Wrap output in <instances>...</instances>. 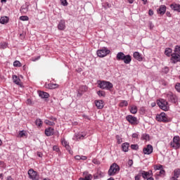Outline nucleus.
<instances>
[{
	"mask_svg": "<svg viewBox=\"0 0 180 180\" xmlns=\"http://www.w3.org/2000/svg\"><path fill=\"white\" fill-rule=\"evenodd\" d=\"M97 84L98 87L101 89H106V91H110V89H113V84H112L110 82L98 80Z\"/></svg>",
	"mask_w": 180,
	"mask_h": 180,
	"instance_id": "obj_1",
	"label": "nucleus"
},
{
	"mask_svg": "<svg viewBox=\"0 0 180 180\" xmlns=\"http://www.w3.org/2000/svg\"><path fill=\"white\" fill-rule=\"evenodd\" d=\"M120 171V167L117 165L116 163H113L110 167V169H108V175L109 176H114V175H116Z\"/></svg>",
	"mask_w": 180,
	"mask_h": 180,
	"instance_id": "obj_2",
	"label": "nucleus"
},
{
	"mask_svg": "<svg viewBox=\"0 0 180 180\" xmlns=\"http://www.w3.org/2000/svg\"><path fill=\"white\" fill-rule=\"evenodd\" d=\"M157 104L162 109V110H165L167 112L169 109V106H168V101H165V99H160L157 101Z\"/></svg>",
	"mask_w": 180,
	"mask_h": 180,
	"instance_id": "obj_3",
	"label": "nucleus"
},
{
	"mask_svg": "<svg viewBox=\"0 0 180 180\" xmlns=\"http://www.w3.org/2000/svg\"><path fill=\"white\" fill-rule=\"evenodd\" d=\"M27 174L31 180H40V174L33 169H30L27 172Z\"/></svg>",
	"mask_w": 180,
	"mask_h": 180,
	"instance_id": "obj_4",
	"label": "nucleus"
},
{
	"mask_svg": "<svg viewBox=\"0 0 180 180\" xmlns=\"http://www.w3.org/2000/svg\"><path fill=\"white\" fill-rule=\"evenodd\" d=\"M156 120L158 122H162V123H168V122H170L169 118H168L165 112H161L160 114L157 115Z\"/></svg>",
	"mask_w": 180,
	"mask_h": 180,
	"instance_id": "obj_5",
	"label": "nucleus"
},
{
	"mask_svg": "<svg viewBox=\"0 0 180 180\" xmlns=\"http://www.w3.org/2000/svg\"><path fill=\"white\" fill-rule=\"evenodd\" d=\"M110 53V50L108 49L107 48H103L102 49L97 51V56L101 58H103V57H106L108 54Z\"/></svg>",
	"mask_w": 180,
	"mask_h": 180,
	"instance_id": "obj_6",
	"label": "nucleus"
},
{
	"mask_svg": "<svg viewBox=\"0 0 180 180\" xmlns=\"http://www.w3.org/2000/svg\"><path fill=\"white\" fill-rule=\"evenodd\" d=\"M170 146L172 148H174V150L180 148L179 136H174L173 141L170 143Z\"/></svg>",
	"mask_w": 180,
	"mask_h": 180,
	"instance_id": "obj_7",
	"label": "nucleus"
},
{
	"mask_svg": "<svg viewBox=\"0 0 180 180\" xmlns=\"http://www.w3.org/2000/svg\"><path fill=\"white\" fill-rule=\"evenodd\" d=\"M167 101L172 103H176L178 102V97L173 93H168L166 96Z\"/></svg>",
	"mask_w": 180,
	"mask_h": 180,
	"instance_id": "obj_8",
	"label": "nucleus"
},
{
	"mask_svg": "<svg viewBox=\"0 0 180 180\" xmlns=\"http://www.w3.org/2000/svg\"><path fill=\"white\" fill-rule=\"evenodd\" d=\"M170 63L171 64H177V63H180V55L173 52L170 58Z\"/></svg>",
	"mask_w": 180,
	"mask_h": 180,
	"instance_id": "obj_9",
	"label": "nucleus"
},
{
	"mask_svg": "<svg viewBox=\"0 0 180 180\" xmlns=\"http://www.w3.org/2000/svg\"><path fill=\"white\" fill-rule=\"evenodd\" d=\"M86 91H88V87L86 86H80L77 90V96L81 98V96L84 95V92H86Z\"/></svg>",
	"mask_w": 180,
	"mask_h": 180,
	"instance_id": "obj_10",
	"label": "nucleus"
},
{
	"mask_svg": "<svg viewBox=\"0 0 180 180\" xmlns=\"http://www.w3.org/2000/svg\"><path fill=\"white\" fill-rule=\"evenodd\" d=\"M126 120L131 124H139V122H137V117L133 115H127L126 117Z\"/></svg>",
	"mask_w": 180,
	"mask_h": 180,
	"instance_id": "obj_11",
	"label": "nucleus"
},
{
	"mask_svg": "<svg viewBox=\"0 0 180 180\" xmlns=\"http://www.w3.org/2000/svg\"><path fill=\"white\" fill-rule=\"evenodd\" d=\"M143 153L146 155H150V154L153 153V146L149 144L146 147L143 148Z\"/></svg>",
	"mask_w": 180,
	"mask_h": 180,
	"instance_id": "obj_12",
	"label": "nucleus"
},
{
	"mask_svg": "<svg viewBox=\"0 0 180 180\" xmlns=\"http://www.w3.org/2000/svg\"><path fill=\"white\" fill-rule=\"evenodd\" d=\"M139 173L141 174V176H142L143 178V179H147V178H148V176H151V175H153L152 171H150V172L140 170Z\"/></svg>",
	"mask_w": 180,
	"mask_h": 180,
	"instance_id": "obj_13",
	"label": "nucleus"
},
{
	"mask_svg": "<svg viewBox=\"0 0 180 180\" xmlns=\"http://www.w3.org/2000/svg\"><path fill=\"white\" fill-rule=\"evenodd\" d=\"M165 12H167V6L165 5L160 6L159 8L158 9V13L162 16L165 15Z\"/></svg>",
	"mask_w": 180,
	"mask_h": 180,
	"instance_id": "obj_14",
	"label": "nucleus"
},
{
	"mask_svg": "<svg viewBox=\"0 0 180 180\" xmlns=\"http://www.w3.org/2000/svg\"><path fill=\"white\" fill-rule=\"evenodd\" d=\"M94 103L97 108V109H103L105 106L104 102L103 100H96Z\"/></svg>",
	"mask_w": 180,
	"mask_h": 180,
	"instance_id": "obj_15",
	"label": "nucleus"
},
{
	"mask_svg": "<svg viewBox=\"0 0 180 180\" xmlns=\"http://www.w3.org/2000/svg\"><path fill=\"white\" fill-rule=\"evenodd\" d=\"M86 136V134L85 133L76 134L75 135V140H76L77 141H79V140H84Z\"/></svg>",
	"mask_w": 180,
	"mask_h": 180,
	"instance_id": "obj_16",
	"label": "nucleus"
},
{
	"mask_svg": "<svg viewBox=\"0 0 180 180\" xmlns=\"http://www.w3.org/2000/svg\"><path fill=\"white\" fill-rule=\"evenodd\" d=\"M133 57L137 61H140V62L143 61V56H141V53H139V51L134 52Z\"/></svg>",
	"mask_w": 180,
	"mask_h": 180,
	"instance_id": "obj_17",
	"label": "nucleus"
},
{
	"mask_svg": "<svg viewBox=\"0 0 180 180\" xmlns=\"http://www.w3.org/2000/svg\"><path fill=\"white\" fill-rule=\"evenodd\" d=\"M45 134L47 137H50V136H53L54 134V129L51 127L46 128L45 129Z\"/></svg>",
	"mask_w": 180,
	"mask_h": 180,
	"instance_id": "obj_18",
	"label": "nucleus"
},
{
	"mask_svg": "<svg viewBox=\"0 0 180 180\" xmlns=\"http://www.w3.org/2000/svg\"><path fill=\"white\" fill-rule=\"evenodd\" d=\"M58 30H65V20H60L58 25Z\"/></svg>",
	"mask_w": 180,
	"mask_h": 180,
	"instance_id": "obj_19",
	"label": "nucleus"
},
{
	"mask_svg": "<svg viewBox=\"0 0 180 180\" xmlns=\"http://www.w3.org/2000/svg\"><path fill=\"white\" fill-rule=\"evenodd\" d=\"M170 8L171 9H172V11H175L176 12H179L180 13V4H172L170 5Z\"/></svg>",
	"mask_w": 180,
	"mask_h": 180,
	"instance_id": "obj_20",
	"label": "nucleus"
},
{
	"mask_svg": "<svg viewBox=\"0 0 180 180\" xmlns=\"http://www.w3.org/2000/svg\"><path fill=\"white\" fill-rule=\"evenodd\" d=\"M122 61H124V64H130L131 63V56L124 55Z\"/></svg>",
	"mask_w": 180,
	"mask_h": 180,
	"instance_id": "obj_21",
	"label": "nucleus"
},
{
	"mask_svg": "<svg viewBox=\"0 0 180 180\" xmlns=\"http://www.w3.org/2000/svg\"><path fill=\"white\" fill-rule=\"evenodd\" d=\"M39 96L40 98H41L42 99H47L50 96V94H49V93H47V92L39 91Z\"/></svg>",
	"mask_w": 180,
	"mask_h": 180,
	"instance_id": "obj_22",
	"label": "nucleus"
},
{
	"mask_svg": "<svg viewBox=\"0 0 180 180\" xmlns=\"http://www.w3.org/2000/svg\"><path fill=\"white\" fill-rule=\"evenodd\" d=\"M129 147H130V143L125 142L122 144V150L124 153H127L129 151Z\"/></svg>",
	"mask_w": 180,
	"mask_h": 180,
	"instance_id": "obj_23",
	"label": "nucleus"
},
{
	"mask_svg": "<svg viewBox=\"0 0 180 180\" xmlns=\"http://www.w3.org/2000/svg\"><path fill=\"white\" fill-rule=\"evenodd\" d=\"M124 53L123 52H118L116 56V58L117 61H123V59L124 58Z\"/></svg>",
	"mask_w": 180,
	"mask_h": 180,
	"instance_id": "obj_24",
	"label": "nucleus"
},
{
	"mask_svg": "<svg viewBox=\"0 0 180 180\" xmlns=\"http://www.w3.org/2000/svg\"><path fill=\"white\" fill-rule=\"evenodd\" d=\"M165 54L167 56V57H172V49L166 48L165 50Z\"/></svg>",
	"mask_w": 180,
	"mask_h": 180,
	"instance_id": "obj_25",
	"label": "nucleus"
},
{
	"mask_svg": "<svg viewBox=\"0 0 180 180\" xmlns=\"http://www.w3.org/2000/svg\"><path fill=\"white\" fill-rule=\"evenodd\" d=\"M9 22V18L4 16L0 18V23L1 25H6Z\"/></svg>",
	"mask_w": 180,
	"mask_h": 180,
	"instance_id": "obj_26",
	"label": "nucleus"
},
{
	"mask_svg": "<svg viewBox=\"0 0 180 180\" xmlns=\"http://www.w3.org/2000/svg\"><path fill=\"white\" fill-rule=\"evenodd\" d=\"M34 124L37 127H41L43 126V121L41 119L38 118L34 121Z\"/></svg>",
	"mask_w": 180,
	"mask_h": 180,
	"instance_id": "obj_27",
	"label": "nucleus"
},
{
	"mask_svg": "<svg viewBox=\"0 0 180 180\" xmlns=\"http://www.w3.org/2000/svg\"><path fill=\"white\" fill-rule=\"evenodd\" d=\"M13 81L14 83L16 84V85H19V84H20V79L16 76L15 75H13Z\"/></svg>",
	"mask_w": 180,
	"mask_h": 180,
	"instance_id": "obj_28",
	"label": "nucleus"
},
{
	"mask_svg": "<svg viewBox=\"0 0 180 180\" xmlns=\"http://www.w3.org/2000/svg\"><path fill=\"white\" fill-rule=\"evenodd\" d=\"M130 112L131 113H132V115H136V113H137V106L136 105H131L130 107Z\"/></svg>",
	"mask_w": 180,
	"mask_h": 180,
	"instance_id": "obj_29",
	"label": "nucleus"
},
{
	"mask_svg": "<svg viewBox=\"0 0 180 180\" xmlns=\"http://www.w3.org/2000/svg\"><path fill=\"white\" fill-rule=\"evenodd\" d=\"M25 6V7L24 6L21 7V12H27V11H29V3L26 2Z\"/></svg>",
	"mask_w": 180,
	"mask_h": 180,
	"instance_id": "obj_30",
	"label": "nucleus"
},
{
	"mask_svg": "<svg viewBox=\"0 0 180 180\" xmlns=\"http://www.w3.org/2000/svg\"><path fill=\"white\" fill-rule=\"evenodd\" d=\"M84 175H86L84 176L85 180H92V178H93L92 174H88L87 172H84Z\"/></svg>",
	"mask_w": 180,
	"mask_h": 180,
	"instance_id": "obj_31",
	"label": "nucleus"
},
{
	"mask_svg": "<svg viewBox=\"0 0 180 180\" xmlns=\"http://www.w3.org/2000/svg\"><path fill=\"white\" fill-rule=\"evenodd\" d=\"M58 87V84H49L47 86V88H49V89H56V88Z\"/></svg>",
	"mask_w": 180,
	"mask_h": 180,
	"instance_id": "obj_32",
	"label": "nucleus"
},
{
	"mask_svg": "<svg viewBox=\"0 0 180 180\" xmlns=\"http://www.w3.org/2000/svg\"><path fill=\"white\" fill-rule=\"evenodd\" d=\"M141 140H146V141L150 140V135L148 134H143L141 136Z\"/></svg>",
	"mask_w": 180,
	"mask_h": 180,
	"instance_id": "obj_33",
	"label": "nucleus"
},
{
	"mask_svg": "<svg viewBox=\"0 0 180 180\" xmlns=\"http://www.w3.org/2000/svg\"><path fill=\"white\" fill-rule=\"evenodd\" d=\"M44 123H45V124H47L48 126H55L56 125V122H54L53 121H50L49 120H45Z\"/></svg>",
	"mask_w": 180,
	"mask_h": 180,
	"instance_id": "obj_34",
	"label": "nucleus"
},
{
	"mask_svg": "<svg viewBox=\"0 0 180 180\" xmlns=\"http://www.w3.org/2000/svg\"><path fill=\"white\" fill-rule=\"evenodd\" d=\"M179 175H180V169H176L174 171V176L176 178H179Z\"/></svg>",
	"mask_w": 180,
	"mask_h": 180,
	"instance_id": "obj_35",
	"label": "nucleus"
},
{
	"mask_svg": "<svg viewBox=\"0 0 180 180\" xmlns=\"http://www.w3.org/2000/svg\"><path fill=\"white\" fill-rule=\"evenodd\" d=\"M97 95L99 96H103V98H105L106 96V92L105 91L99 90L97 91Z\"/></svg>",
	"mask_w": 180,
	"mask_h": 180,
	"instance_id": "obj_36",
	"label": "nucleus"
},
{
	"mask_svg": "<svg viewBox=\"0 0 180 180\" xmlns=\"http://www.w3.org/2000/svg\"><path fill=\"white\" fill-rule=\"evenodd\" d=\"M173 53H176V54H179L180 56V46H175Z\"/></svg>",
	"mask_w": 180,
	"mask_h": 180,
	"instance_id": "obj_37",
	"label": "nucleus"
},
{
	"mask_svg": "<svg viewBox=\"0 0 180 180\" xmlns=\"http://www.w3.org/2000/svg\"><path fill=\"white\" fill-rule=\"evenodd\" d=\"M129 105V103H127V101L123 100L120 103V106L121 108H124V106H127Z\"/></svg>",
	"mask_w": 180,
	"mask_h": 180,
	"instance_id": "obj_38",
	"label": "nucleus"
},
{
	"mask_svg": "<svg viewBox=\"0 0 180 180\" xmlns=\"http://www.w3.org/2000/svg\"><path fill=\"white\" fill-rule=\"evenodd\" d=\"M65 148L68 151L69 154H71V155H72V154H74V152L72 151V150H71V146H70V144L65 146Z\"/></svg>",
	"mask_w": 180,
	"mask_h": 180,
	"instance_id": "obj_39",
	"label": "nucleus"
},
{
	"mask_svg": "<svg viewBox=\"0 0 180 180\" xmlns=\"http://www.w3.org/2000/svg\"><path fill=\"white\" fill-rule=\"evenodd\" d=\"M20 20H22V22H26L29 20V17L27 15H22L20 17Z\"/></svg>",
	"mask_w": 180,
	"mask_h": 180,
	"instance_id": "obj_40",
	"label": "nucleus"
},
{
	"mask_svg": "<svg viewBox=\"0 0 180 180\" xmlns=\"http://www.w3.org/2000/svg\"><path fill=\"white\" fill-rule=\"evenodd\" d=\"M115 137L117 144H122V142L123 141L122 137L120 135H116Z\"/></svg>",
	"mask_w": 180,
	"mask_h": 180,
	"instance_id": "obj_41",
	"label": "nucleus"
},
{
	"mask_svg": "<svg viewBox=\"0 0 180 180\" xmlns=\"http://www.w3.org/2000/svg\"><path fill=\"white\" fill-rule=\"evenodd\" d=\"M13 67H22V63L19 60H15L13 62Z\"/></svg>",
	"mask_w": 180,
	"mask_h": 180,
	"instance_id": "obj_42",
	"label": "nucleus"
},
{
	"mask_svg": "<svg viewBox=\"0 0 180 180\" xmlns=\"http://www.w3.org/2000/svg\"><path fill=\"white\" fill-rule=\"evenodd\" d=\"M61 143H62V146H63L64 147H66L69 144L68 142L65 140V139H62Z\"/></svg>",
	"mask_w": 180,
	"mask_h": 180,
	"instance_id": "obj_43",
	"label": "nucleus"
},
{
	"mask_svg": "<svg viewBox=\"0 0 180 180\" xmlns=\"http://www.w3.org/2000/svg\"><path fill=\"white\" fill-rule=\"evenodd\" d=\"M127 167L128 168H131L133 167V160L129 159L127 162Z\"/></svg>",
	"mask_w": 180,
	"mask_h": 180,
	"instance_id": "obj_44",
	"label": "nucleus"
},
{
	"mask_svg": "<svg viewBox=\"0 0 180 180\" xmlns=\"http://www.w3.org/2000/svg\"><path fill=\"white\" fill-rule=\"evenodd\" d=\"M6 47H8V43H6V42H4L0 44V49H6Z\"/></svg>",
	"mask_w": 180,
	"mask_h": 180,
	"instance_id": "obj_45",
	"label": "nucleus"
},
{
	"mask_svg": "<svg viewBox=\"0 0 180 180\" xmlns=\"http://www.w3.org/2000/svg\"><path fill=\"white\" fill-rule=\"evenodd\" d=\"M131 150H139V145L132 144V145H131Z\"/></svg>",
	"mask_w": 180,
	"mask_h": 180,
	"instance_id": "obj_46",
	"label": "nucleus"
},
{
	"mask_svg": "<svg viewBox=\"0 0 180 180\" xmlns=\"http://www.w3.org/2000/svg\"><path fill=\"white\" fill-rule=\"evenodd\" d=\"M60 4L63 5V6H68V2L67 0H60Z\"/></svg>",
	"mask_w": 180,
	"mask_h": 180,
	"instance_id": "obj_47",
	"label": "nucleus"
},
{
	"mask_svg": "<svg viewBox=\"0 0 180 180\" xmlns=\"http://www.w3.org/2000/svg\"><path fill=\"white\" fill-rule=\"evenodd\" d=\"M162 72H164V74H168L169 72V68L168 67H165L162 69Z\"/></svg>",
	"mask_w": 180,
	"mask_h": 180,
	"instance_id": "obj_48",
	"label": "nucleus"
},
{
	"mask_svg": "<svg viewBox=\"0 0 180 180\" xmlns=\"http://www.w3.org/2000/svg\"><path fill=\"white\" fill-rule=\"evenodd\" d=\"M174 87L176 91L180 94V83H176Z\"/></svg>",
	"mask_w": 180,
	"mask_h": 180,
	"instance_id": "obj_49",
	"label": "nucleus"
},
{
	"mask_svg": "<svg viewBox=\"0 0 180 180\" xmlns=\"http://www.w3.org/2000/svg\"><path fill=\"white\" fill-rule=\"evenodd\" d=\"M154 169H155V171H159V169H162V165H155L154 166Z\"/></svg>",
	"mask_w": 180,
	"mask_h": 180,
	"instance_id": "obj_50",
	"label": "nucleus"
},
{
	"mask_svg": "<svg viewBox=\"0 0 180 180\" xmlns=\"http://www.w3.org/2000/svg\"><path fill=\"white\" fill-rule=\"evenodd\" d=\"M141 173L139 172L138 174H136L134 177V179L135 180H141Z\"/></svg>",
	"mask_w": 180,
	"mask_h": 180,
	"instance_id": "obj_51",
	"label": "nucleus"
},
{
	"mask_svg": "<svg viewBox=\"0 0 180 180\" xmlns=\"http://www.w3.org/2000/svg\"><path fill=\"white\" fill-rule=\"evenodd\" d=\"M53 151H56V153H58V151H60V148L57 146H54L53 147Z\"/></svg>",
	"mask_w": 180,
	"mask_h": 180,
	"instance_id": "obj_52",
	"label": "nucleus"
},
{
	"mask_svg": "<svg viewBox=\"0 0 180 180\" xmlns=\"http://www.w3.org/2000/svg\"><path fill=\"white\" fill-rule=\"evenodd\" d=\"M25 131H20V132H19V136H20V137H23V136H25Z\"/></svg>",
	"mask_w": 180,
	"mask_h": 180,
	"instance_id": "obj_53",
	"label": "nucleus"
},
{
	"mask_svg": "<svg viewBox=\"0 0 180 180\" xmlns=\"http://www.w3.org/2000/svg\"><path fill=\"white\" fill-rule=\"evenodd\" d=\"M131 136H132L133 139H139V134L134 133V134H132Z\"/></svg>",
	"mask_w": 180,
	"mask_h": 180,
	"instance_id": "obj_54",
	"label": "nucleus"
},
{
	"mask_svg": "<svg viewBox=\"0 0 180 180\" xmlns=\"http://www.w3.org/2000/svg\"><path fill=\"white\" fill-rule=\"evenodd\" d=\"M148 15L149 16H153V15H154V11H153V9L149 10Z\"/></svg>",
	"mask_w": 180,
	"mask_h": 180,
	"instance_id": "obj_55",
	"label": "nucleus"
},
{
	"mask_svg": "<svg viewBox=\"0 0 180 180\" xmlns=\"http://www.w3.org/2000/svg\"><path fill=\"white\" fill-rule=\"evenodd\" d=\"M165 174V170L161 169L159 172V175H164Z\"/></svg>",
	"mask_w": 180,
	"mask_h": 180,
	"instance_id": "obj_56",
	"label": "nucleus"
},
{
	"mask_svg": "<svg viewBox=\"0 0 180 180\" xmlns=\"http://www.w3.org/2000/svg\"><path fill=\"white\" fill-rule=\"evenodd\" d=\"M87 158H88L86 156L81 155L80 160H82V161H86V160H87Z\"/></svg>",
	"mask_w": 180,
	"mask_h": 180,
	"instance_id": "obj_57",
	"label": "nucleus"
},
{
	"mask_svg": "<svg viewBox=\"0 0 180 180\" xmlns=\"http://www.w3.org/2000/svg\"><path fill=\"white\" fill-rule=\"evenodd\" d=\"M50 120H51V122H57V118H56V117H51V118H50Z\"/></svg>",
	"mask_w": 180,
	"mask_h": 180,
	"instance_id": "obj_58",
	"label": "nucleus"
},
{
	"mask_svg": "<svg viewBox=\"0 0 180 180\" xmlns=\"http://www.w3.org/2000/svg\"><path fill=\"white\" fill-rule=\"evenodd\" d=\"M75 160H81V155H77L75 156Z\"/></svg>",
	"mask_w": 180,
	"mask_h": 180,
	"instance_id": "obj_59",
	"label": "nucleus"
},
{
	"mask_svg": "<svg viewBox=\"0 0 180 180\" xmlns=\"http://www.w3.org/2000/svg\"><path fill=\"white\" fill-rule=\"evenodd\" d=\"M27 105H32V99L28 98V99L27 100Z\"/></svg>",
	"mask_w": 180,
	"mask_h": 180,
	"instance_id": "obj_60",
	"label": "nucleus"
},
{
	"mask_svg": "<svg viewBox=\"0 0 180 180\" xmlns=\"http://www.w3.org/2000/svg\"><path fill=\"white\" fill-rule=\"evenodd\" d=\"M166 15L167 16V18H171V13H169V11H167Z\"/></svg>",
	"mask_w": 180,
	"mask_h": 180,
	"instance_id": "obj_61",
	"label": "nucleus"
},
{
	"mask_svg": "<svg viewBox=\"0 0 180 180\" xmlns=\"http://www.w3.org/2000/svg\"><path fill=\"white\" fill-rule=\"evenodd\" d=\"M6 180H13V179L12 178V176H7V179Z\"/></svg>",
	"mask_w": 180,
	"mask_h": 180,
	"instance_id": "obj_62",
	"label": "nucleus"
},
{
	"mask_svg": "<svg viewBox=\"0 0 180 180\" xmlns=\"http://www.w3.org/2000/svg\"><path fill=\"white\" fill-rule=\"evenodd\" d=\"M171 180H178V177H175V176H172V178H171Z\"/></svg>",
	"mask_w": 180,
	"mask_h": 180,
	"instance_id": "obj_63",
	"label": "nucleus"
},
{
	"mask_svg": "<svg viewBox=\"0 0 180 180\" xmlns=\"http://www.w3.org/2000/svg\"><path fill=\"white\" fill-rule=\"evenodd\" d=\"M146 180H154V178H153V176H150L147 178Z\"/></svg>",
	"mask_w": 180,
	"mask_h": 180,
	"instance_id": "obj_64",
	"label": "nucleus"
}]
</instances>
